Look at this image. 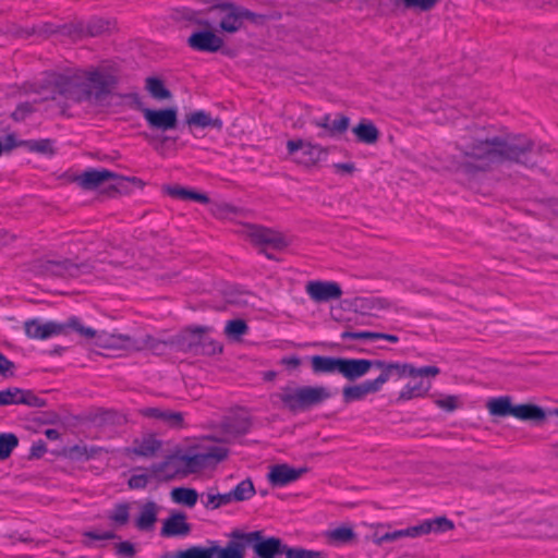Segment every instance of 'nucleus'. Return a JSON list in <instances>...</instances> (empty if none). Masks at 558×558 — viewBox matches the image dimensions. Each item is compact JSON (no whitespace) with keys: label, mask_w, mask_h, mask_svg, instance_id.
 Listing matches in <instances>:
<instances>
[{"label":"nucleus","mask_w":558,"mask_h":558,"mask_svg":"<svg viewBox=\"0 0 558 558\" xmlns=\"http://www.w3.org/2000/svg\"><path fill=\"white\" fill-rule=\"evenodd\" d=\"M124 180V178L107 169H90L77 177V182L84 190H94L106 182L112 181L113 183L110 185V189L119 191V187L122 185ZM130 180L133 182H140L136 178H132Z\"/></svg>","instance_id":"obj_9"},{"label":"nucleus","mask_w":558,"mask_h":558,"mask_svg":"<svg viewBox=\"0 0 558 558\" xmlns=\"http://www.w3.org/2000/svg\"><path fill=\"white\" fill-rule=\"evenodd\" d=\"M93 269L88 263L74 264L69 259L57 260H39L35 266V270L44 276L75 278L82 274H88Z\"/></svg>","instance_id":"obj_6"},{"label":"nucleus","mask_w":558,"mask_h":558,"mask_svg":"<svg viewBox=\"0 0 558 558\" xmlns=\"http://www.w3.org/2000/svg\"><path fill=\"white\" fill-rule=\"evenodd\" d=\"M435 403L437 407L448 412H452L459 408V400L456 396H447L442 399H437L435 400Z\"/></svg>","instance_id":"obj_60"},{"label":"nucleus","mask_w":558,"mask_h":558,"mask_svg":"<svg viewBox=\"0 0 558 558\" xmlns=\"http://www.w3.org/2000/svg\"><path fill=\"white\" fill-rule=\"evenodd\" d=\"M24 330L28 338L45 340L63 333L64 327L61 326V323L57 322L41 324L38 319H29L24 323Z\"/></svg>","instance_id":"obj_19"},{"label":"nucleus","mask_w":558,"mask_h":558,"mask_svg":"<svg viewBox=\"0 0 558 558\" xmlns=\"http://www.w3.org/2000/svg\"><path fill=\"white\" fill-rule=\"evenodd\" d=\"M223 430L231 436L246 434L251 428V420L248 416L228 417L222 423Z\"/></svg>","instance_id":"obj_34"},{"label":"nucleus","mask_w":558,"mask_h":558,"mask_svg":"<svg viewBox=\"0 0 558 558\" xmlns=\"http://www.w3.org/2000/svg\"><path fill=\"white\" fill-rule=\"evenodd\" d=\"M186 514L181 511H173L163 521L160 534L163 537L186 536L191 533V524L186 522Z\"/></svg>","instance_id":"obj_23"},{"label":"nucleus","mask_w":558,"mask_h":558,"mask_svg":"<svg viewBox=\"0 0 558 558\" xmlns=\"http://www.w3.org/2000/svg\"><path fill=\"white\" fill-rule=\"evenodd\" d=\"M108 25V22L101 19H94L89 22L87 29L92 36H97L107 31Z\"/></svg>","instance_id":"obj_61"},{"label":"nucleus","mask_w":558,"mask_h":558,"mask_svg":"<svg viewBox=\"0 0 558 558\" xmlns=\"http://www.w3.org/2000/svg\"><path fill=\"white\" fill-rule=\"evenodd\" d=\"M165 191L168 195L174 198L184 201L191 199L203 204L209 203V198L206 194L189 190L180 185L166 186Z\"/></svg>","instance_id":"obj_35"},{"label":"nucleus","mask_w":558,"mask_h":558,"mask_svg":"<svg viewBox=\"0 0 558 558\" xmlns=\"http://www.w3.org/2000/svg\"><path fill=\"white\" fill-rule=\"evenodd\" d=\"M187 44L197 51L216 52L223 46V40L211 31H201L193 33Z\"/></svg>","instance_id":"obj_20"},{"label":"nucleus","mask_w":558,"mask_h":558,"mask_svg":"<svg viewBox=\"0 0 558 558\" xmlns=\"http://www.w3.org/2000/svg\"><path fill=\"white\" fill-rule=\"evenodd\" d=\"M486 408L490 415L498 417L511 415L521 421L535 423H541L546 418V413L543 408L532 403L514 405L509 396L489 399L486 403Z\"/></svg>","instance_id":"obj_4"},{"label":"nucleus","mask_w":558,"mask_h":558,"mask_svg":"<svg viewBox=\"0 0 558 558\" xmlns=\"http://www.w3.org/2000/svg\"><path fill=\"white\" fill-rule=\"evenodd\" d=\"M246 537V532L236 529L229 534V541L225 547L219 546L217 542H209V544H213L214 557L245 558V549L248 547Z\"/></svg>","instance_id":"obj_13"},{"label":"nucleus","mask_w":558,"mask_h":558,"mask_svg":"<svg viewBox=\"0 0 558 558\" xmlns=\"http://www.w3.org/2000/svg\"><path fill=\"white\" fill-rule=\"evenodd\" d=\"M24 144L32 151L49 155L53 154L52 142L50 140L27 141Z\"/></svg>","instance_id":"obj_53"},{"label":"nucleus","mask_w":558,"mask_h":558,"mask_svg":"<svg viewBox=\"0 0 558 558\" xmlns=\"http://www.w3.org/2000/svg\"><path fill=\"white\" fill-rule=\"evenodd\" d=\"M149 129L168 132L175 130L179 124L178 109L168 107L162 109H145L143 114Z\"/></svg>","instance_id":"obj_11"},{"label":"nucleus","mask_w":558,"mask_h":558,"mask_svg":"<svg viewBox=\"0 0 558 558\" xmlns=\"http://www.w3.org/2000/svg\"><path fill=\"white\" fill-rule=\"evenodd\" d=\"M145 88L149 95L157 100H166L171 98V92L166 88L163 82L154 76H149L145 80Z\"/></svg>","instance_id":"obj_38"},{"label":"nucleus","mask_w":558,"mask_h":558,"mask_svg":"<svg viewBox=\"0 0 558 558\" xmlns=\"http://www.w3.org/2000/svg\"><path fill=\"white\" fill-rule=\"evenodd\" d=\"M19 446V438L13 433L0 434V460L8 459L12 451Z\"/></svg>","instance_id":"obj_43"},{"label":"nucleus","mask_w":558,"mask_h":558,"mask_svg":"<svg viewBox=\"0 0 558 558\" xmlns=\"http://www.w3.org/2000/svg\"><path fill=\"white\" fill-rule=\"evenodd\" d=\"M377 360L341 357L340 374L349 380L366 375L372 367L376 368Z\"/></svg>","instance_id":"obj_21"},{"label":"nucleus","mask_w":558,"mask_h":558,"mask_svg":"<svg viewBox=\"0 0 558 558\" xmlns=\"http://www.w3.org/2000/svg\"><path fill=\"white\" fill-rule=\"evenodd\" d=\"M171 498L175 504L193 508L198 499V494L193 488L177 487L171 490Z\"/></svg>","instance_id":"obj_37"},{"label":"nucleus","mask_w":558,"mask_h":558,"mask_svg":"<svg viewBox=\"0 0 558 558\" xmlns=\"http://www.w3.org/2000/svg\"><path fill=\"white\" fill-rule=\"evenodd\" d=\"M440 373V369L437 366H423V367H414L412 365L411 377H436Z\"/></svg>","instance_id":"obj_58"},{"label":"nucleus","mask_w":558,"mask_h":558,"mask_svg":"<svg viewBox=\"0 0 558 558\" xmlns=\"http://www.w3.org/2000/svg\"><path fill=\"white\" fill-rule=\"evenodd\" d=\"M182 558H215L213 544L209 547L192 546L183 550Z\"/></svg>","instance_id":"obj_51"},{"label":"nucleus","mask_w":558,"mask_h":558,"mask_svg":"<svg viewBox=\"0 0 558 558\" xmlns=\"http://www.w3.org/2000/svg\"><path fill=\"white\" fill-rule=\"evenodd\" d=\"M331 398L330 390L325 386L284 387L279 399L291 412H305Z\"/></svg>","instance_id":"obj_3"},{"label":"nucleus","mask_w":558,"mask_h":558,"mask_svg":"<svg viewBox=\"0 0 558 558\" xmlns=\"http://www.w3.org/2000/svg\"><path fill=\"white\" fill-rule=\"evenodd\" d=\"M248 326L243 319H232L227 322L225 333L228 338L239 340L242 336L246 335Z\"/></svg>","instance_id":"obj_44"},{"label":"nucleus","mask_w":558,"mask_h":558,"mask_svg":"<svg viewBox=\"0 0 558 558\" xmlns=\"http://www.w3.org/2000/svg\"><path fill=\"white\" fill-rule=\"evenodd\" d=\"M15 368L14 362L0 352V376L3 378L13 377Z\"/></svg>","instance_id":"obj_56"},{"label":"nucleus","mask_w":558,"mask_h":558,"mask_svg":"<svg viewBox=\"0 0 558 558\" xmlns=\"http://www.w3.org/2000/svg\"><path fill=\"white\" fill-rule=\"evenodd\" d=\"M381 390L377 379L365 380L355 386H347L342 390L343 401L350 403L364 399L367 395L376 393Z\"/></svg>","instance_id":"obj_25"},{"label":"nucleus","mask_w":558,"mask_h":558,"mask_svg":"<svg viewBox=\"0 0 558 558\" xmlns=\"http://www.w3.org/2000/svg\"><path fill=\"white\" fill-rule=\"evenodd\" d=\"M158 514V506L154 501H147L141 507L140 514L135 520V526L140 531L153 530Z\"/></svg>","instance_id":"obj_32"},{"label":"nucleus","mask_w":558,"mask_h":558,"mask_svg":"<svg viewBox=\"0 0 558 558\" xmlns=\"http://www.w3.org/2000/svg\"><path fill=\"white\" fill-rule=\"evenodd\" d=\"M211 213L219 218H227L229 214H235L238 209L230 204H213L210 208Z\"/></svg>","instance_id":"obj_59"},{"label":"nucleus","mask_w":558,"mask_h":558,"mask_svg":"<svg viewBox=\"0 0 558 558\" xmlns=\"http://www.w3.org/2000/svg\"><path fill=\"white\" fill-rule=\"evenodd\" d=\"M456 147L461 153L459 170L471 175L506 162L533 168L538 163V157L547 150L524 134L499 136L493 129L476 124L463 130Z\"/></svg>","instance_id":"obj_1"},{"label":"nucleus","mask_w":558,"mask_h":558,"mask_svg":"<svg viewBox=\"0 0 558 558\" xmlns=\"http://www.w3.org/2000/svg\"><path fill=\"white\" fill-rule=\"evenodd\" d=\"M248 547L258 558H276L284 555L287 545L278 537H266L263 531L246 532Z\"/></svg>","instance_id":"obj_7"},{"label":"nucleus","mask_w":558,"mask_h":558,"mask_svg":"<svg viewBox=\"0 0 558 558\" xmlns=\"http://www.w3.org/2000/svg\"><path fill=\"white\" fill-rule=\"evenodd\" d=\"M354 304L363 314H373L374 311H381L389 306L386 300L379 298H357Z\"/></svg>","instance_id":"obj_40"},{"label":"nucleus","mask_w":558,"mask_h":558,"mask_svg":"<svg viewBox=\"0 0 558 558\" xmlns=\"http://www.w3.org/2000/svg\"><path fill=\"white\" fill-rule=\"evenodd\" d=\"M534 537H558V520L553 523L549 521H542L531 524L530 530Z\"/></svg>","instance_id":"obj_41"},{"label":"nucleus","mask_w":558,"mask_h":558,"mask_svg":"<svg viewBox=\"0 0 558 558\" xmlns=\"http://www.w3.org/2000/svg\"><path fill=\"white\" fill-rule=\"evenodd\" d=\"M243 234L255 245H268L276 250L287 246L284 238L277 231L257 225H246Z\"/></svg>","instance_id":"obj_14"},{"label":"nucleus","mask_w":558,"mask_h":558,"mask_svg":"<svg viewBox=\"0 0 558 558\" xmlns=\"http://www.w3.org/2000/svg\"><path fill=\"white\" fill-rule=\"evenodd\" d=\"M228 456V450L223 447H210L204 452L195 453L192 456L181 454L180 460L182 464V472L195 473L211 463H217L225 460Z\"/></svg>","instance_id":"obj_8"},{"label":"nucleus","mask_w":558,"mask_h":558,"mask_svg":"<svg viewBox=\"0 0 558 558\" xmlns=\"http://www.w3.org/2000/svg\"><path fill=\"white\" fill-rule=\"evenodd\" d=\"M154 475L159 480H171L182 472L180 456H170L163 462L151 466Z\"/></svg>","instance_id":"obj_29"},{"label":"nucleus","mask_w":558,"mask_h":558,"mask_svg":"<svg viewBox=\"0 0 558 558\" xmlns=\"http://www.w3.org/2000/svg\"><path fill=\"white\" fill-rule=\"evenodd\" d=\"M207 331L205 327L187 328L170 338V345L185 353H197L202 335Z\"/></svg>","instance_id":"obj_17"},{"label":"nucleus","mask_w":558,"mask_h":558,"mask_svg":"<svg viewBox=\"0 0 558 558\" xmlns=\"http://www.w3.org/2000/svg\"><path fill=\"white\" fill-rule=\"evenodd\" d=\"M221 351L222 345L220 342L205 336V333L202 335V341H199V349L196 354L215 355Z\"/></svg>","instance_id":"obj_48"},{"label":"nucleus","mask_w":558,"mask_h":558,"mask_svg":"<svg viewBox=\"0 0 558 558\" xmlns=\"http://www.w3.org/2000/svg\"><path fill=\"white\" fill-rule=\"evenodd\" d=\"M307 295L316 303H326L339 300L342 296V289L335 281H308L305 286Z\"/></svg>","instance_id":"obj_15"},{"label":"nucleus","mask_w":558,"mask_h":558,"mask_svg":"<svg viewBox=\"0 0 558 558\" xmlns=\"http://www.w3.org/2000/svg\"><path fill=\"white\" fill-rule=\"evenodd\" d=\"M438 1L439 0H402V3L407 9H417L425 12L432 10Z\"/></svg>","instance_id":"obj_55"},{"label":"nucleus","mask_w":558,"mask_h":558,"mask_svg":"<svg viewBox=\"0 0 558 558\" xmlns=\"http://www.w3.org/2000/svg\"><path fill=\"white\" fill-rule=\"evenodd\" d=\"M121 98L124 99L125 105H128L130 108L141 111L144 114V110L147 109L144 107V104L142 101V98L137 93H129L121 95Z\"/></svg>","instance_id":"obj_57"},{"label":"nucleus","mask_w":558,"mask_h":558,"mask_svg":"<svg viewBox=\"0 0 558 558\" xmlns=\"http://www.w3.org/2000/svg\"><path fill=\"white\" fill-rule=\"evenodd\" d=\"M286 558H326L320 551L304 549L301 547H289L284 550Z\"/></svg>","instance_id":"obj_50"},{"label":"nucleus","mask_w":558,"mask_h":558,"mask_svg":"<svg viewBox=\"0 0 558 558\" xmlns=\"http://www.w3.org/2000/svg\"><path fill=\"white\" fill-rule=\"evenodd\" d=\"M123 341L121 344L125 350L143 351L148 350L155 355H163L170 345V338L168 340H160L150 335H143L141 337L119 336Z\"/></svg>","instance_id":"obj_12"},{"label":"nucleus","mask_w":558,"mask_h":558,"mask_svg":"<svg viewBox=\"0 0 558 558\" xmlns=\"http://www.w3.org/2000/svg\"><path fill=\"white\" fill-rule=\"evenodd\" d=\"M359 142L364 144H375L379 138V131L371 121L363 120L352 129Z\"/></svg>","instance_id":"obj_33"},{"label":"nucleus","mask_w":558,"mask_h":558,"mask_svg":"<svg viewBox=\"0 0 558 558\" xmlns=\"http://www.w3.org/2000/svg\"><path fill=\"white\" fill-rule=\"evenodd\" d=\"M209 12L216 13L219 16L220 29L230 34L240 31L244 26L245 21L253 24H260L264 21L263 15L230 2L215 4L210 7Z\"/></svg>","instance_id":"obj_5"},{"label":"nucleus","mask_w":558,"mask_h":558,"mask_svg":"<svg viewBox=\"0 0 558 558\" xmlns=\"http://www.w3.org/2000/svg\"><path fill=\"white\" fill-rule=\"evenodd\" d=\"M117 555L124 558H133L135 556L134 545L128 541L116 545Z\"/></svg>","instance_id":"obj_62"},{"label":"nucleus","mask_w":558,"mask_h":558,"mask_svg":"<svg viewBox=\"0 0 558 558\" xmlns=\"http://www.w3.org/2000/svg\"><path fill=\"white\" fill-rule=\"evenodd\" d=\"M26 404L34 408H43L46 401L34 395L31 390L10 387L0 391V405Z\"/></svg>","instance_id":"obj_16"},{"label":"nucleus","mask_w":558,"mask_h":558,"mask_svg":"<svg viewBox=\"0 0 558 558\" xmlns=\"http://www.w3.org/2000/svg\"><path fill=\"white\" fill-rule=\"evenodd\" d=\"M341 357L313 355L311 357V367L314 374H340Z\"/></svg>","instance_id":"obj_30"},{"label":"nucleus","mask_w":558,"mask_h":558,"mask_svg":"<svg viewBox=\"0 0 558 558\" xmlns=\"http://www.w3.org/2000/svg\"><path fill=\"white\" fill-rule=\"evenodd\" d=\"M350 125V119L347 116L339 114L337 119L330 121L329 136L344 133Z\"/></svg>","instance_id":"obj_54"},{"label":"nucleus","mask_w":558,"mask_h":558,"mask_svg":"<svg viewBox=\"0 0 558 558\" xmlns=\"http://www.w3.org/2000/svg\"><path fill=\"white\" fill-rule=\"evenodd\" d=\"M116 85L117 78L106 71L49 72L31 84L29 90L43 100L56 99L60 95L75 102L106 106Z\"/></svg>","instance_id":"obj_2"},{"label":"nucleus","mask_w":558,"mask_h":558,"mask_svg":"<svg viewBox=\"0 0 558 558\" xmlns=\"http://www.w3.org/2000/svg\"><path fill=\"white\" fill-rule=\"evenodd\" d=\"M330 543L348 544L355 538V534L351 527L341 526L327 533Z\"/></svg>","instance_id":"obj_45"},{"label":"nucleus","mask_w":558,"mask_h":558,"mask_svg":"<svg viewBox=\"0 0 558 558\" xmlns=\"http://www.w3.org/2000/svg\"><path fill=\"white\" fill-rule=\"evenodd\" d=\"M229 494L232 502L247 500L255 494L253 482L250 478L243 480Z\"/></svg>","instance_id":"obj_42"},{"label":"nucleus","mask_w":558,"mask_h":558,"mask_svg":"<svg viewBox=\"0 0 558 558\" xmlns=\"http://www.w3.org/2000/svg\"><path fill=\"white\" fill-rule=\"evenodd\" d=\"M72 29V25H56L53 23L47 22L33 26L32 33L47 38L53 34L71 35Z\"/></svg>","instance_id":"obj_39"},{"label":"nucleus","mask_w":558,"mask_h":558,"mask_svg":"<svg viewBox=\"0 0 558 558\" xmlns=\"http://www.w3.org/2000/svg\"><path fill=\"white\" fill-rule=\"evenodd\" d=\"M83 544L87 547H92L93 543L92 541H109L117 537L116 533L113 532H95V531H86L83 533Z\"/></svg>","instance_id":"obj_52"},{"label":"nucleus","mask_w":558,"mask_h":558,"mask_svg":"<svg viewBox=\"0 0 558 558\" xmlns=\"http://www.w3.org/2000/svg\"><path fill=\"white\" fill-rule=\"evenodd\" d=\"M140 413L144 417L158 420L170 428H183L185 425L182 412L162 408H144L140 410Z\"/></svg>","instance_id":"obj_22"},{"label":"nucleus","mask_w":558,"mask_h":558,"mask_svg":"<svg viewBox=\"0 0 558 558\" xmlns=\"http://www.w3.org/2000/svg\"><path fill=\"white\" fill-rule=\"evenodd\" d=\"M61 326L64 327V332L62 335H69V332L73 330L77 332L82 338L87 340L95 339L96 343H100L102 341V337L105 336L104 332H99L90 327H85L76 316L68 318L66 322L61 323Z\"/></svg>","instance_id":"obj_28"},{"label":"nucleus","mask_w":558,"mask_h":558,"mask_svg":"<svg viewBox=\"0 0 558 558\" xmlns=\"http://www.w3.org/2000/svg\"><path fill=\"white\" fill-rule=\"evenodd\" d=\"M453 522L446 517L425 520L421 524L415 525L417 537L429 533H444L453 530Z\"/></svg>","instance_id":"obj_31"},{"label":"nucleus","mask_w":558,"mask_h":558,"mask_svg":"<svg viewBox=\"0 0 558 558\" xmlns=\"http://www.w3.org/2000/svg\"><path fill=\"white\" fill-rule=\"evenodd\" d=\"M341 339L373 340V331H344L341 335Z\"/></svg>","instance_id":"obj_63"},{"label":"nucleus","mask_w":558,"mask_h":558,"mask_svg":"<svg viewBox=\"0 0 558 558\" xmlns=\"http://www.w3.org/2000/svg\"><path fill=\"white\" fill-rule=\"evenodd\" d=\"M287 149L290 155H294L301 150V156L296 157L295 161L305 167L316 165L324 156L327 155V149L323 146L303 140L288 141Z\"/></svg>","instance_id":"obj_10"},{"label":"nucleus","mask_w":558,"mask_h":558,"mask_svg":"<svg viewBox=\"0 0 558 558\" xmlns=\"http://www.w3.org/2000/svg\"><path fill=\"white\" fill-rule=\"evenodd\" d=\"M203 502H204L205 508L215 510V509L220 508L221 506L231 504L232 500H231L229 493H226V494L208 493L206 496V501H203Z\"/></svg>","instance_id":"obj_49"},{"label":"nucleus","mask_w":558,"mask_h":558,"mask_svg":"<svg viewBox=\"0 0 558 558\" xmlns=\"http://www.w3.org/2000/svg\"><path fill=\"white\" fill-rule=\"evenodd\" d=\"M307 471L308 469L306 466L295 469L287 463H281L272 465L267 477L272 486L282 487L298 481L307 473Z\"/></svg>","instance_id":"obj_18"},{"label":"nucleus","mask_w":558,"mask_h":558,"mask_svg":"<svg viewBox=\"0 0 558 558\" xmlns=\"http://www.w3.org/2000/svg\"><path fill=\"white\" fill-rule=\"evenodd\" d=\"M376 368L380 369V374L376 379L383 388V386L395 375L398 378L405 375L411 377L412 364L377 360Z\"/></svg>","instance_id":"obj_24"},{"label":"nucleus","mask_w":558,"mask_h":558,"mask_svg":"<svg viewBox=\"0 0 558 558\" xmlns=\"http://www.w3.org/2000/svg\"><path fill=\"white\" fill-rule=\"evenodd\" d=\"M130 506L126 502L117 504L113 510L108 514L109 520L113 521L118 525H124L129 522L130 518Z\"/></svg>","instance_id":"obj_47"},{"label":"nucleus","mask_w":558,"mask_h":558,"mask_svg":"<svg viewBox=\"0 0 558 558\" xmlns=\"http://www.w3.org/2000/svg\"><path fill=\"white\" fill-rule=\"evenodd\" d=\"M148 484V476L146 474L133 475L129 480V486L133 489L145 488Z\"/></svg>","instance_id":"obj_64"},{"label":"nucleus","mask_w":558,"mask_h":558,"mask_svg":"<svg viewBox=\"0 0 558 558\" xmlns=\"http://www.w3.org/2000/svg\"><path fill=\"white\" fill-rule=\"evenodd\" d=\"M432 387V384L429 381H423L415 385L408 384L404 386V388L400 391L398 396V401H408L414 398L424 397L428 393L429 389Z\"/></svg>","instance_id":"obj_36"},{"label":"nucleus","mask_w":558,"mask_h":558,"mask_svg":"<svg viewBox=\"0 0 558 558\" xmlns=\"http://www.w3.org/2000/svg\"><path fill=\"white\" fill-rule=\"evenodd\" d=\"M185 123L190 128L191 133L193 129H216L220 131L223 126V122L220 118H213L210 113L204 110L194 111L185 117Z\"/></svg>","instance_id":"obj_26"},{"label":"nucleus","mask_w":558,"mask_h":558,"mask_svg":"<svg viewBox=\"0 0 558 558\" xmlns=\"http://www.w3.org/2000/svg\"><path fill=\"white\" fill-rule=\"evenodd\" d=\"M402 537H417L415 526L385 533L376 538V544L381 545L387 542H396Z\"/></svg>","instance_id":"obj_46"},{"label":"nucleus","mask_w":558,"mask_h":558,"mask_svg":"<svg viewBox=\"0 0 558 558\" xmlns=\"http://www.w3.org/2000/svg\"><path fill=\"white\" fill-rule=\"evenodd\" d=\"M161 448V441L157 439L154 435L147 434L142 438H136L133 441V447L130 451L136 456L151 458L156 456V453Z\"/></svg>","instance_id":"obj_27"}]
</instances>
